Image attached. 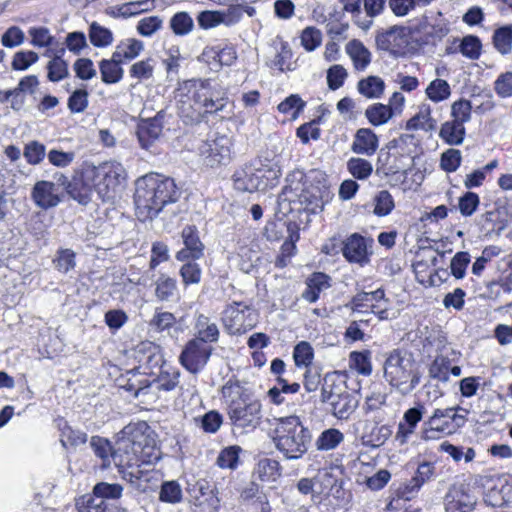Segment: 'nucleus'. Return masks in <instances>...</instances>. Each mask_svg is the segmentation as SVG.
<instances>
[{
	"label": "nucleus",
	"mask_w": 512,
	"mask_h": 512,
	"mask_svg": "<svg viewBox=\"0 0 512 512\" xmlns=\"http://www.w3.org/2000/svg\"><path fill=\"white\" fill-rule=\"evenodd\" d=\"M232 140L227 135H215L199 148L204 163L210 167L227 164L231 159Z\"/></svg>",
	"instance_id": "obj_9"
},
{
	"label": "nucleus",
	"mask_w": 512,
	"mask_h": 512,
	"mask_svg": "<svg viewBox=\"0 0 512 512\" xmlns=\"http://www.w3.org/2000/svg\"><path fill=\"white\" fill-rule=\"evenodd\" d=\"M271 46L275 51L274 59L271 61V67H275L280 71L290 69V59L292 58V51L288 42L284 41L281 37L277 36L272 40Z\"/></svg>",
	"instance_id": "obj_28"
},
{
	"label": "nucleus",
	"mask_w": 512,
	"mask_h": 512,
	"mask_svg": "<svg viewBox=\"0 0 512 512\" xmlns=\"http://www.w3.org/2000/svg\"><path fill=\"white\" fill-rule=\"evenodd\" d=\"M239 446H229L223 449L217 458V464L221 468L235 469L239 460Z\"/></svg>",
	"instance_id": "obj_63"
},
{
	"label": "nucleus",
	"mask_w": 512,
	"mask_h": 512,
	"mask_svg": "<svg viewBox=\"0 0 512 512\" xmlns=\"http://www.w3.org/2000/svg\"><path fill=\"white\" fill-rule=\"evenodd\" d=\"M123 487L118 483L99 482L93 487L95 498L117 500L122 496Z\"/></svg>",
	"instance_id": "obj_46"
},
{
	"label": "nucleus",
	"mask_w": 512,
	"mask_h": 512,
	"mask_svg": "<svg viewBox=\"0 0 512 512\" xmlns=\"http://www.w3.org/2000/svg\"><path fill=\"white\" fill-rule=\"evenodd\" d=\"M204 59L213 60L218 63L219 66H230L234 63L237 58L236 51L233 47L226 46L223 48L219 47H207L202 53Z\"/></svg>",
	"instance_id": "obj_31"
},
{
	"label": "nucleus",
	"mask_w": 512,
	"mask_h": 512,
	"mask_svg": "<svg viewBox=\"0 0 512 512\" xmlns=\"http://www.w3.org/2000/svg\"><path fill=\"white\" fill-rule=\"evenodd\" d=\"M481 42L477 36H465L460 43V52L467 58L476 60L481 54Z\"/></svg>",
	"instance_id": "obj_62"
},
{
	"label": "nucleus",
	"mask_w": 512,
	"mask_h": 512,
	"mask_svg": "<svg viewBox=\"0 0 512 512\" xmlns=\"http://www.w3.org/2000/svg\"><path fill=\"white\" fill-rule=\"evenodd\" d=\"M348 171L359 180L367 179L373 171L372 164L363 158H351L347 162Z\"/></svg>",
	"instance_id": "obj_51"
},
{
	"label": "nucleus",
	"mask_w": 512,
	"mask_h": 512,
	"mask_svg": "<svg viewBox=\"0 0 512 512\" xmlns=\"http://www.w3.org/2000/svg\"><path fill=\"white\" fill-rule=\"evenodd\" d=\"M87 180L94 181V190L103 202L115 198L119 188L126 180V171L118 162H106L98 167L86 168Z\"/></svg>",
	"instance_id": "obj_6"
},
{
	"label": "nucleus",
	"mask_w": 512,
	"mask_h": 512,
	"mask_svg": "<svg viewBox=\"0 0 512 512\" xmlns=\"http://www.w3.org/2000/svg\"><path fill=\"white\" fill-rule=\"evenodd\" d=\"M88 35L91 44L98 48L107 47L114 40L112 31L97 22L90 24Z\"/></svg>",
	"instance_id": "obj_35"
},
{
	"label": "nucleus",
	"mask_w": 512,
	"mask_h": 512,
	"mask_svg": "<svg viewBox=\"0 0 512 512\" xmlns=\"http://www.w3.org/2000/svg\"><path fill=\"white\" fill-rule=\"evenodd\" d=\"M378 148V137L369 128H360L357 130L351 149L356 154L366 156L373 155Z\"/></svg>",
	"instance_id": "obj_20"
},
{
	"label": "nucleus",
	"mask_w": 512,
	"mask_h": 512,
	"mask_svg": "<svg viewBox=\"0 0 512 512\" xmlns=\"http://www.w3.org/2000/svg\"><path fill=\"white\" fill-rule=\"evenodd\" d=\"M358 403L359 401L356 396L348 391V393L342 396V399L336 403L334 402L332 414L338 419H348V417L356 410Z\"/></svg>",
	"instance_id": "obj_40"
},
{
	"label": "nucleus",
	"mask_w": 512,
	"mask_h": 512,
	"mask_svg": "<svg viewBox=\"0 0 512 512\" xmlns=\"http://www.w3.org/2000/svg\"><path fill=\"white\" fill-rule=\"evenodd\" d=\"M118 437L112 452V461L119 467H132L138 462L137 455L141 451V443L136 441L130 426L125 427Z\"/></svg>",
	"instance_id": "obj_8"
},
{
	"label": "nucleus",
	"mask_w": 512,
	"mask_h": 512,
	"mask_svg": "<svg viewBox=\"0 0 512 512\" xmlns=\"http://www.w3.org/2000/svg\"><path fill=\"white\" fill-rule=\"evenodd\" d=\"M88 92L86 89L75 90L68 98L67 106L71 113H82L88 107Z\"/></svg>",
	"instance_id": "obj_64"
},
{
	"label": "nucleus",
	"mask_w": 512,
	"mask_h": 512,
	"mask_svg": "<svg viewBox=\"0 0 512 512\" xmlns=\"http://www.w3.org/2000/svg\"><path fill=\"white\" fill-rule=\"evenodd\" d=\"M212 352L210 344L191 339L182 350L179 360L190 373L197 374L206 366Z\"/></svg>",
	"instance_id": "obj_10"
},
{
	"label": "nucleus",
	"mask_w": 512,
	"mask_h": 512,
	"mask_svg": "<svg viewBox=\"0 0 512 512\" xmlns=\"http://www.w3.org/2000/svg\"><path fill=\"white\" fill-rule=\"evenodd\" d=\"M437 122L431 116L430 105L423 104L419 107L418 113L408 120L407 129L432 131L436 128Z\"/></svg>",
	"instance_id": "obj_30"
},
{
	"label": "nucleus",
	"mask_w": 512,
	"mask_h": 512,
	"mask_svg": "<svg viewBox=\"0 0 512 512\" xmlns=\"http://www.w3.org/2000/svg\"><path fill=\"white\" fill-rule=\"evenodd\" d=\"M374 214L377 216H386L394 208V200L392 195L387 190H381L374 198Z\"/></svg>",
	"instance_id": "obj_61"
},
{
	"label": "nucleus",
	"mask_w": 512,
	"mask_h": 512,
	"mask_svg": "<svg viewBox=\"0 0 512 512\" xmlns=\"http://www.w3.org/2000/svg\"><path fill=\"white\" fill-rule=\"evenodd\" d=\"M418 30L426 36V42H435L443 39L450 31L448 22L438 14L433 20L425 18L420 24Z\"/></svg>",
	"instance_id": "obj_21"
},
{
	"label": "nucleus",
	"mask_w": 512,
	"mask_h": 512,
	"mask_svg": "<svg viewBox=\"0 0 512 512\" xmlns=\"http://www.w3.org/2000/svg\"><path fill=\"white\" fill-rule=\"evenodd\" d=\"M194 330L195 335L193 339L200 342L211 345V343H215L219 339L218 326L203 314L196 318Z\"/></svg>",
	"instance_id": "obj_22"
},
{
	"label": "nucleus",
	"mask_w": 512,
	"mask_h": 512,
	"mask_svg": "<svg viewBox=\"0 0 512 512\" xmlns=\"http://www.w3.org/2000/svg\"><path fill=\"white\" fill-rule=\"evenodd\" d=\"M343 441L344 434L340 430L329 428L321 432L315 441V446L319 451H329L335 449Z\"/></svg>",
	"instance_id": "obj_34"
},
{
	"label": "nucleus",
	"mask_w": 512,
	"mask_h": 512,
	"mask_svg": "<svg viewBox=\"0 0 512 512\" xmlns=\"http://www.w3.org/2000/svg\"><path fill=\"white\" fill-rule=\"evenodd\" d=\"M177 282L167 275H160L155 282V296L159 301H170L176 294Z\"/></svg>",
	"instance_id": "obj_36"
},
{
	"label": "nucleus",
	"mask_w": 512,
	"mask_h": 512,
	"mask_svg": "<svg viewBox=\"0 0 512 512\" xmlns=\"http://www.w3.org/2000/svg\"><path fill=\"white\" fill-rule=\"evenodd\" d=\"M458 411L467 413L460 407L437 408L433 414L423 423L421 439L424 441L437 438V433L452 434L466 423V417L458 414Z\"/></svg>",
	"instance_id": "obj_7"
},
{
	"label": "nucleus",
	"mask_w": 512,
	"mask_h": 512,
	"mask_svg": "<svg viewBox=\"0 0 512 512\" xmlns=\"http://www.w3.org/2000/svg\"><path fill=\"white\" fill-rule=\"evenodd\" d=\"M493 44L498 52L505 55L512 50V24L502 26L494 31Z\"/></svg>",
	"instance_id": "obj_41"
},
{
	"label": "nucleus",
	"mask_w": 512,
	"mask_h": 512,
	"mask_svg": "<svg viewBox=\"0 0 512 512\" xmlns=\"http://www.w3.org/2000/svg\"><path fill=\"white\" fill-rule=\"evenodd\" d=\"M357 89L367 98H380L384 93L385 83L378 76H368L358 82Z\"/></svg>",
	"instance_id": "obj_33"
},
{
	"label": "nucleus",
	"mask_w": 512,
	"mask_h": 512,
	"mask_svg": "<svg viewBox=\"0 0 512 512\" xmlns=\"http://www.w3.org/2000/svg\"><path fill=\"white\" fill-rule=\"evenodd\" d=\"M194 420L203 432L209 434L216 433L223 424V416L216 410H211Z\"/></svg>",
	"instance_id": "obj_43"
},
{
	"label": "nucleus",
	"mask_w": 512,
	"mask_h": 512,
	"mask_svg": "<svg viewBox=\"0 0 512 512\" xmlns=\"http://www.w3.org/2000/svg\"><path fill=\"white\" fill-rule=\"evenodd\" d=\"M305 106L306 102L298 94H292L278 105V111L296 118Z\"/></svg>",
	"instance_id": "obj_53"
},
{
	"label": "nucleus",
	"mask_w": 512,
	"mask_h": 512,
	"mask_svg": "<svg viewBox=\"0 0 512 512\" xmlns=\"http://www.w3.org/2000/svg\"><path fill=\"white\" fill-rule=\"evenodd\" d=\"M184 248L177 252L176 259L185 261L188 259H199L203 256L204 245L200 241L195 226H186L181 233Z\"/></svg>",
	"instance_id": "obj_17"
},
{
	"label": "nucleus",
	"mask_w": 512,
	"mask_h": 512,
	"mask_svg": "<svg viewBox=\"0 0 512 512\" xmlns=\"http://www.w3.org/2000/svg\"><path fill=\"white\" fill-rule=\"evenodd\" d=\"M350 366L358 371V373L368 376L372 372V366L370 362V353L364 352H351L350 354Z\"/></svg>",
	"instance_id": "obj_58"
},
{
	"label": "nucleus",
	"mask_w": 512,
	"mask_h": 512,
	"mask_svg": "<svg viewBox=\"0 0 512 512\" xmlns=\"http://www.w3.org/2000/svg\"><path fill=\"white\" fill-rule=\"evenodd\" d=\"M365 117L373 126H380L393 117V108L382 103H374L365 110Z\"/></svg>",
	"instance_id": "obj_32"
},
{
	"label": "nucleus",
	"mask_w": 512,
	"mask_h": 512,
	"mask_svg": "<svg viewBox=\"0 0 512 512\" xmlns=\"http://www.w3.org/2000/svg\"><path fill=\"white\" fill-rule=\"evenodd\" d=\"M159 499L165 503H179L182 500V489L176 481H166L161 485Z\"/></svg>",
	"instance_id": "obj_50"
},
{
	"label": "nucleus",
	"mask_w": 512,
	"mask_h": 512,
	"mask_svg": "<svg viewBox=\"0 0 512 512\" xmlns=\"http://www.w3.org/2000/svg\"><path fill=\"white\" fill-rule=\"evenodd\" d=\"M465 133L464 124L451 120L442 124L439 136L445 143L454 146L463 143Z\"/></svg>",
	"instance_id": "obj_29"
},
{
	"label": "nucleus",
	"mask_w": 512,
	"mask_h": 512,
	"mask_svg": "<svg viewBox=\"0 0 512 512\" xmlns=\"http://www.w3.org/2000/svg\"><path fill=\"white\" fill-rule=\"evenodd\" d=\"M384 378L402 395L411 393L420 383L419 365L412 353L394 349L384 362Z\"/></svg>",
	"instance_id": "obj_5"
},
{
	"label": "nucleus",
	"mask_w": 512,
	"mask_h": 512,
	"mask_svg": "<svg viewBox=\"0 0 512 512\" xmlns=\"http://www.w3.org/2000/svg\"><path fill=\"white\" fill-rule=\"evenodd\" d=\"M435 473V466L431 462H423L421 463L415 476L412 477L409 484L407 485V489L412 492L414 490H418L424 483L429 481Z\"/></svg>",
	"instance_id": "obj_45"
},
{
	"label": "nucleus",
	"mask_w": 512,
	"mask_h": 512,
	"mask_svg": "<svg viewBox=\"0 0 512 512\" xmlns=\"http://www.w3.org/2000/svg\"><path fill=\"white\" fill-rule=\"evenodd\" d=\"M176 105L178 115L186 124L198 123L205 114L225 110L228 98L214 97L208 82L188 80L177 90Z\"/></svg>",
	"instance_id": "obj_2"
},
{
	"label": "nucleus",
	"mask_w": 512,
	"mask_h": 512,
	"mask_svg": "<svg viewBox=\"0 0 512 512\" xmlns=\"http://www.w3.org/2000/svg\"><path fill=\"white\" fill-rule=\"evenodd\" d=\"M451 362L444 356H437L429 368V376L441 382L449 380V369Z\"/></svg>",
	"instance_id": "obj_52"
},
{
	"label": "nucleus",
	"mask_w": 512,
	"mask_h": 512,
	"mask_svg": "<svg viewBox=\"0 0 512 512\" xmlns=\"http://www.w3.org/2000/svg\"><path fill=\"white\" fill-rule=\"evenodd\" d=\"M180 372L178 370L161 371L158 377L149 380L150 389L157 391H171L179 383Z\"/></svg>",
	"instance_id": "obj_37"
},
{
	"label": "nucleus",
	"mask_w": 512,
	"mask_h": 512,
	"mask_svg": "<svg viewBox=\"0 0 512 512\" xmlns=\"http://www.w3.org/2000/svg\"><path fill=\"white\" fill-rule=\"evenodd\" d=\"M154 60L147 58L134 63L129 69V75L139 81L148 80L153 76Z\"/></svg>",
	"instance_id": "obj_54"
},
{
	"label": "nucleus",
	"mask_w": 512,
	"mask_h": 512,
	"mask_svg": "<svg viewBox=\"0 0 512 512\" xmlns=\"http://www.w3.org/2000/svg\"><path fill=\"white\" fill-rule=\"evenodd\" d=\"M153 8L152 0H139L127 2L122 5L116 6L113 11L115 16H121L124 18L135 16L145 11H149Z\"/></svg>",
	"instance_id": "obj_38"
},
{
	"label": "nucleus",
	"mask_w": 512,
	"mask_h": 512,
	"mask_svg": "<svg viewBox=\"0 0 512 512\" xmlns=\"http://www.w3.org/2000/svg\"><path fill=\"white\" fill-rule=\"evenodd\" d=\"M473 496L463 490H453L446 495V512H470L475 505Z\"/></svg>",
	"instance_id": "obj_24"
},
{
	"label": "nucleus",
	"mask_w": 512,
	"mask_h": 512,
	"mask_svg": "<svg viewBox=\"0 0 512 512\" xmlns=\"http://www.w3.org/2000/svg\"><path fill=\"white\" fill-rule=\"evenodd\" d=\"M280 463L271 458H264L258 462L257 471L262 479H276L281 475Z\"/></svg>",
	"instance_id": "obj_60"
},
{
	"label": "nucleus",
	"mask_w": 512,
	"mask_h": 512,
	"mask_svg": "<svg viewBox=\"0 0 512 512\" xmlns=\"http://www.w3.org/2000/svg\"><path fill=\"white\" fill-rule=\"evenodd\" d=\"M404 28L393 26L386 31L376 35L377 48L390 53H397L406 43L404 39Z\"/></svg>",
	"instance_id": "obj_19"
},
{
	"label": "nucleus",
	"mask_w": 512,
	"mask_h": 512,
	"mask_svg": "<svg viewBox=\"0 0 512 512\" xmlns=\"http://www.w3.org/2000/svg\"><path fill=\"white\" fill-rule=\"evenodd\" d=\"M227 416L233 428L254 431L262 419V404L239 381L229 380L221 389Z\"/></svg>",
	"instance_id": "obj_3"
},
{
	"label": "nucleus",
	"mask_w": 512,
	"mask_h": 512,
	"mask_svg": "<svg viewBox=\"0 0 512 512\" xmlns=\"http://www.w3.org/2000/svg\"><path fill=\"white\" fill-rule=\"evenodd\" d=\"M31 198L35 205L43 210L54 208L61 202L59 188L56 183L45 180L34 184Z\"/></svg>",
	"instance_id": "obj_16"
},
{
	"label": "nucleus",
	"mask_w": 512,
	"mask_h": 512,
	"mask_svg": "<svg viewBox=\"0 0 512 512\" xmlns=\"http://www.w3.org/2000/svg\"><path fill=\"white\" fill-rule=\"evenodd\" d=\"M87 441V434L80 430H75L70 426H65L61 432L60 442L64 448L68 446L76 447L85 444Z\"/></svg>",
	"instance_id": "obj_55"
},
{
	"label": "nucleus",
	"mask_w": 512,
	"mask_h": 512,
	"mask_svg": "<svg viewBox=\"0 0 512 512\" xmlns=\"http://www.w3.org/2000/svg\"><path fill=\"white\" fill-rule=\"evenodd\" d=\"M425 413V407L418 404L415 407L409 408L403 415V421L398 426L397 438L402 437V442L412 433H414L417 424L422 420Z\"/></svg>",
	"instance_id": "obj_25"
},
{
	"label": "nucleus",
	"mask_w": 512,
	"mask_h": 512,
	"mask_svg": "<svg viewBox=\"0 0 512 512\" xmlns=\"http://www.w3.org/2000/svg\"><path fill=\"white\" fill-rule=\"evenodd\" d=\"M344 5V10L346 12H350L353 14L354 22L357 24L361 29L368 30L373 20L363 18L362 11H361V4L363 0H339Z\"/></svg>",
	"instance_id": "obj_48"
},
{
	"label": "nucleus",
	"mask_w": 512,
	"mask_h": 512,
	"mask_svg": "<svg viewBox=\"0 0 512 512\" xmlns=\"http://www.w3.org/2000/svg\"><path fill=\"white\" fill-rule=\"evenodd\" d=\"M175 323L176 317L173 313L156 309L153 318L149 322V326L158 332H162L173 327Z\"/></svg>",
	"instance_id": "obj_57"
},
{
	"label": "nucleus",
	"mask_w": 512,
	"mask_h": 512,
	"mask_svg": "<svg viewBox=\"0 0 512 512\" xmlns=\"http://www.w3.org/2000/svg\"><path fill=\"white\" fill-rule=\"evenodd\" d=\"M272 441L286 460L301 459L308 451L312 434L298 416L275 419Z\"/></svg>",
	"instance_id": "obj_4"
},
{
	"label": "nucleus",
	"mask_w": 512,
	"mask_h": 512,
	"mask_svg": "<svg viewBox=\"0 0 512 512\" xmlns=\"http://www.w3.org/2000/svg\"><path fill=\"white\" fill-rule=\"evenodd\" d=\"M426 95L433 102L444 101L451 95L450 85L446 80L436 78L427 86Z\"/></svg>",
	"instance_id": "obj_44"
},
{
	"label": "nucleus",
	"mask_w": 512,
	"mask_h": 512,
	"mask_svg": "<svg viewBox=\"0 0 512 512\" xmlns=\"http://www.w3.org/2000/svg\"><path fill=\"white\" fill-rule=\"evenodd\" d=\"M397 141H390L386 149H381L378 155V171H381L384 175H394L401 171H406L408 164L405 160L409 159L408 156L400 154L396 151Z\"/></svg>",
	"instance_id": "obj_13"
},
{
	"label": "nucleus",
	"mask_w": 512,
	"mask_h": 512,
	"mask_svg": "<svg viewBox=\"0 0 512 512\" xmlns=\"http://www.w3.org/2000/svg\"><path fill=\"white\" fill-rule=\"evenodd\" d=\"M144 50V43L136 38H125L119 41L112 55L123 64L137 58Z\"/></svg>",
	"instance_id": "obj_23"
},
{
	"label": "nucleus",
	"mask_w": 512,
	"mask_h": 512,
	"mask_svg": "<svg viewBox=\"0 0 512 512\" xmlns=\"http://www.w3.org/2000/svg\"><path fill=\"white\" fill-rule=\"evenodd\" d=\"M285 201L299 204L307 210H314L319 206L320 199L316 193H314L307 185H305L301 190H299L298 193L289 195V198Z\"/></svg>",
	"instance_id": "obj_39"
},
{
	"label": "nucleus",
	"mask_w": 512,
	"mask_h": 512,
	"mask_svg": "<svg viewBox=\"0 0 512 512\" xmlns=\"http://www.w3.org/2000/svg\"><path fill=\"white\" fill-rule=\"evenodd\" d=\"M193 27V19L186 12H178L170 19V28L175 35H186L192 31Z\"/></svg>",
	"instance_id": "obj_49"
},
{
	"label": "nucleus",
	"mask_w": 512,
	"mask_h": 512,
	"mask_svg": "<svg viewBox=\"0 0 512 512\" xmlns=\"http://www.w3.org/2000/svg\"><path fill=\"white\" fill-rule=\"evenodd\" d=\"M245 312L251 315L250 307L241 302H233L226 307L223 321L230 334L241 335L253 327L252 323L245 324Z\"/></svg>",
	"instance_id": "obj_14"
},
{
	"label": "nucleus",
	"mask_w": 512,
	"mask_h": 512,
	"mask_svg": "<svg viewBox=\"0 0 512 512\" xmlns=\"http://www.w3.org/2000/svg\"><path fill=\"white\" fill-rule=\"evenodd\" d=\"M46 68L47 78L51 82H59L69 76L68 63L61 58V55H54Z\"/></svg>",
	"instance_id": "obj_42"
},
{
	"label": "nucleus",
	"mask_w": 512,
	"mask_h": 512,
	"mask_svg": "<svg viewBox=\"0 0 512 512\" xmlns=\"http://www.w3.org/2000/svg\"><path fill=\"white\" fill-rule=\"evenodd\" d=\"M181 196V190L173 178L157 174H147L136 181L134 203L141 220H152L162 209L175 203Z\"/></svg>",
	"instance_id": "obj_1"
},
{
	"label": "nucleus",
	"mask_w": 512,
	"mask_h": 512,
	"mask_svg": "<svg viewBox=\"0 0 512 512\" xmlns=\"http://www.w3.org/2000/svg\"><path fill=\"white\" fill-rule=\"evenodd\" d=\"M305 174L302 170L296 169L291 171L286 177V185L283 188L282 195L284 200L289 198V195L298 193L306 185Z\"/></svg>",
	"instance_id": "obj_47"
},
{
	"label": "nucleus",
	"mask_w": 512,
	"mask_h": 512,
	"mask_svg": "<svg viewBox=\"0 0 512 512\" xmlns=\"http://www.w3.org/2000/svg\"><path fill=\"white\" fill-rule=\"evenodd\" d=\"M166 112L160 110L154 117L140 119L136 126V136L142 149L155 153V144L163 131Z\"/></svg>",
	"instance_id": "obj_11"
},
{
	"label": "nucleus",
	"mask_w": 512,
	"mask_h": 512,
	"mask_svg": "<svg viewBox=\"0 0 512 512\" xmlns=\"http://www.w3.org/2000/svg\"><path fill=\"white\" fill-rule=\"evenodd\" d=\"M78 512H112V509L103 499L87 496L76 503Z\"/></svg>",
	"instance_id": "obj_59"
},
{
	"label": "nucleus",
	"mask_w": 512,
	"mask_h": 512,
	"mask_svg": "<svg viewBox=\"0 0 512 512\" xmlns=\"http://www.w3.org/2000/svg\"><path fill=\"white\" fill-rule=\"evenodd\" d=\"M266 170H258L252 167H246L238 170L233 175L234 187L241 192H254L265 189L266 181L264 178Z\"/></svg>",
	"instance_id": "obj_15"
},
{
	"label": "nucleus",
	"mask_w": 512,
	"mask_h": 512,
	"mask_svg": "<svg viewBox=\"0 0 512 512\" xmlns=\"http://www.w3.org/2000/svg\"><path fill=\"white\" fill-rule=\"evenodd\" d=\"M313 357L314 352L310 343L301 341L294 347L293 359L296 366H309L312 363Z\"/></svg>",
	"instance_id": "obj_56"
},
{
	"label": "nucleus",
	"mask_w": 512,
	"mask_h": 512,
	"mask_svg": "<svg viewBox=\"0 0 512 512\" xmlns=\"http://www.w3.org/2000/svg\"><path fill=\"white\" fill-rule=\"evenodd\" d=\"M372 244L373 239L353 233L343 241L342 254L348 262L363 266L370 260Z\"/></svg>",
	"instance_id": "obj_12"
},
{
	"label": "nucleus",
	"mask_w": 512,
	"mask_h": 512,
	"mask_svg": "<svg viewBox=\"0 0 512 512\" xmlns=\"http://www.w3.org/2000/svg\"><path fill=\"white\" fill-rule=\"evenodd\" d=\"M122 64L123 63L113 55L110 59H102L99 62L101 80L105 84H116L120 82L124 75V70L121 67Z\"/></svg>",
	"instance_id": "obj_26"
},
{
	"label": "nucleus",
	"mask_w": 512,
	"mask_h": 512,
	"mask_svg": "<svg viewBox=\"0 0 512 512\" xmlns=\"http://www.w3.org/2000/svg\"><path fill=\"white\" fill-rule=\"evenodd\" d=\"M85 177L86 168L67 185V193L81 205H87L91 202L94 190V181L87 180Z\"/></svg>",
	"instance_id": "obj_18"
},
{
	"label": "nucleus",
	"mask_w": 512,
	"mask_h": 512,
	"mask_svg": "<svg viewBox=\"0 0 512 512\" xmlns=\"http://www.w3.org/2000/svg\"><path fill=\"white\" fill-rule=\"evenodd\" d=\"M346 52L357 70H364L371 62V53L359 40H351L346 45Z\"/></svg>",
	"instance_id": "obj_27"
}]
</instances>
